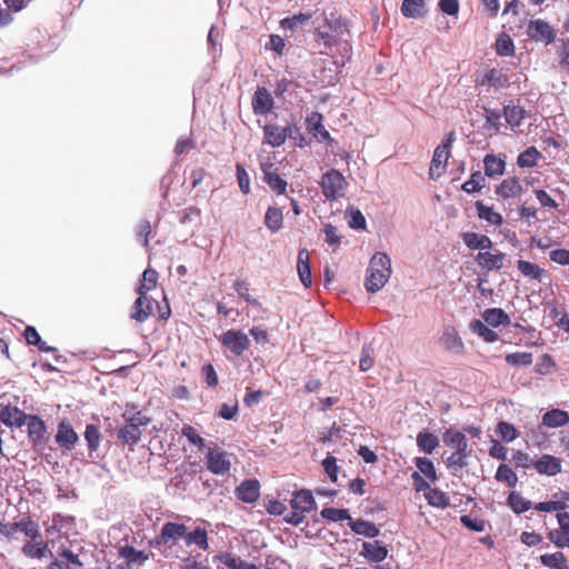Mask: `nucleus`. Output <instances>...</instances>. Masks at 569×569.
Returning a JSON list of instances; mask_svg holds the SVG:
<instances>
[{
  "mask_svg": "<svg viewBox=\"0 0 569 569\" xmlns=\"http://www.w3.org/2000/svg\"><path fill=\"white\" fill-rule=\"evenodd\" d=\"M121 418L124 425L118 430V439L122 445L132 449L141 440V428L147 427L151 422V418L146 416L134 403L126 405Z\"/></svg>",
  "mask_w": 569,
  "mask_h": 569,
  "instance_id": "nucleus-1",
  "label": "nucleus"
},
{
  "mask_svg": "<svg viewBox=\"0 0 569 569\" xmlns=\"http://www.w3.org/2000/svg\"><path fill=\"white\" fill-rule=\"evenodd\" d=\"M391 276L390 258L382 252L373 254L370 259L365 287L368 292L379 291Z\"/></svg>",
  "mask_w": 569,
  "mask_h": 569,
  "instance_id": "nucleus-2",
  "label": "nucleus"
},
{
  "mask_svg": "<svg viewBox=\"0 0 569 569\" xmlns=\"http://www.w3.org/2000/svg\"><path fill=\"white\" fill-rule=\"evenodd\" d=\"M326 200L336 201L345 197L348 182L343 174L337 169H330L322 174L319 182Z\"/></svg>",
  "mask_w": 569,
  "mask_h": 569,
  "instance_id": "nucleus-3",
  "label": "nucleus"
},
{
  "mask_svg": "<svg viewBox=\"0 0 569 569\" xmlns=\"http://www.w3.org/2000/svg\"><path fill=\"white\" fill-rule=\"evenodd\" d=\"M453 132H450L446 141L435 149L429 168V176L431 179H437L445 172L450 157V147L453 141Z\"/></svg>",
  "mask_w": 569,
  "mask_h": 569,
  "instance_id": "nucleus-4",
  "label": "nucleus"
},
{
  "mask_svg": "<svg viewBox=\"0 0 569 569\" xmlns=\"http://www.w3.org/2000/svg\"><path fill=\"white\" fill-rule=\"evenodd\" d=\"M223 347L229 349L233 355L241 356L250 346L248 336L241 330H227L220 339Z\"/></svg>",
  "mask_w": 569,
  "mask_h": 569,
  "instance_id": "nucleus-5",
  "label": "nucleus"
},
{
  "mask_svg": "<svg viewBox=\"0 0 569 569\" xmlns=\"http://www.w3.org/2000/svg\"><path fill=\"white\" fill-rule=\"evenodd\" d=\"M527 34L533 41L543 42L545 44H550L556 39L555 29L542 19L531 20L527 28Z\"/></svg>",
  "mask_w": 569,
  "mask_h": 569,
  "instance_id": "nucleus-6",
  "label": "nucleus"
},
{
  "mask_svg": "<svg viewBox=\"0 0 569 569\" xmlns=\"http://www.w3.org/2000/svg\"><path fill=\"white\" fill-rule=\"evenodd\" d=\"M207 469L214 475H224L229 472L231 462L228 453L222 450L207 448Z\"/></svg>",
  "mask_w": 569,
  "mask_h": 569,
  "instance_id": "nucleus-7",
  "label": "nucleus"
},
{
  "mask_svg": "<svg viewBox=\"0 0 569 569\" xmlns=\"http://www.w3.org/2000/svg\"><path fill=\"white\" fill-rule=\"evenodd\" d=\"M292 127H281L278 124L269 123L263 127V143L273 148L282 146L288 137H292Z\"/></svg>",
  "mask_w": 569,
  "mask_h": 569,
  "instance_id": "nucleus-8",
  "label": "nucleus"
},
{
  "mask_svg": "<svg viewBox=\"0 0 569 569\" xmlns=\"http://www.w3.org/2000/svg\"><path fill=\"white\" fill-rule=\"evenodd\" d=\"M54 439L60 448L70 451L78 443L79 436L71 423L67 419H63L58 423Z\"/></svg>",
  "mask_w": 569,
  "mask_h": 569,
  "instance_id": "nucleus-9",
  "label": "nucleus"
},
{
  "mask_svg": "<svg viewBox=\"0 0 569 569\" xmlns=\"http://www.w3.org/2000/svg\"><path fill=\"white\" fill-rule=\"evenodd\" d=\"M28 416L24 411L20 410L16 406L0 405V421L7 427L21 428L26 425Z\"/></svg>",
  "mask_w": 569,
  "mask_h": 569,
  "instance_id": "nucleus-10",
  "label": "nucleus"
},
{
  "mask_svg": "<svg viewBox=\"0 0 569 569\" xmlns=\"http://www.w3.org/2000/svg\"><path fill=\"white\" fill-rule=\"evenodd\" d=\"M26 425L28 428V438L34 446L46 443L47 426L39 416L29 415Z\"/></svg>",
  "mask_w": 569,
  "mask_h": 569,
  "instance_id": "nucleus-11",
  "label": "nucleus"
},
{
  "mask_svg": "<svg viewBox=\"0 0 569 569\" xmlns=\"http://www.w3.org/2000/svg\"><path fill=\"white\" fill-rule=\"evenodd\" d=\"M236 497L246 503H253L260 497V482L257 479L243 480L234 490Z\"/></svg>",
  "mask_w": 569,
  "mask_h": 569,
  "instance_id": "nucleus-12",
  "label": "nucleus"
},
{
  "mask_svg": "<svg viewBox=\"0 0 569 569\" xmlns=\"http://www.w3.org/2000/svg\"><path fill=\"white\" fill-rule=\"evenodd\" d=\"M187 527L183 523L166 522L159 535V543L171 546L180 538L184 539Z\"/></svg>",
  "mask_w": 569,
  "mask_h": 569,
  "instance_id": "nucleus-13",
  "label": "nucleus"
},
{
  "mask_svg": "<svg viewBox=\"0 0 569 569\" xmlns=\"http://www.w3.org/2000/svg\"><path fill=\"white\" fill-rule=\"evenodd\" d=\"M273 169V163L267 162L261 164L263 172V181L277 194H284L287 191L288 182L282 179Z\"/></svg>",
  "mask_w": 569,
  "mask_h": 569,
  "instance_id": "nucleus-14",
  "label": "nucleus"
},
{
  "mask_svg": "<svg viewBox=\"0 0 569 569\" xmlns=\"http://www.w3.org/2000/svg\"><path fill=\"white\" fill-rule=\"evenodd\" d=\"M252 110L254 114H267L273 108V98L267 88L260 87L253 94L251 101Z\"/></svg>",
  "mask_w": 569,
  "mask_h": 569,
  "instance_id": "nucleus-15",
  "label": "nucleus"
},
{
  "mask_svg": "<svg viewBox=\"0 0 569 569\" xmlns=\"http://www.w3.org/2000/svg\"><path fill=\"white\" fill-rule=\"evenodd\" d=\"M290 507L292 510L307 513L316 509L317 503L310 490L301 489L293 493L290 500Z\"/></svg>",
  "mask_w": 569,
  "mask_h": 569,
  "instance_id": "nucleus-16",
  "label": "nucleus"
},
{
  "mask_svg": "<svg viewBox=\"0 0 569 569\" xmlns=\"http://www.w3.org/2000/svg\"><path fill=\"white\" fill-rule=\"evenodd\" d=\"M505 258V253H502L499 250H497L496 252L479 251L476 260L482 269L487 271H492L500 270L503 267Z\"/></svg>",
  "mask_w": 569,
  "mask_h": 569,
  "instance_id": "nucleus-17",
  "label": "nucleus"
},
{
  "mask_svg": "<svg viewBox=\"0 0 569 569\" xmlns=\"http://www.w3.org/2000/svg\"><path fill=\"white\" fill-rule=\"evenodd\" d=\"M533 468L540 475L556 476L561 472V459L551 455H542L533 462Z\"/></svg>",
  "mask_w": 569,
  "mask_h": 569,
  "instance_id": "nucleus-18",
  "label": "nucleus"
},
{
  "mask_svg": "<svg viewBox=\"0 0 569 569\" xmlns=\"http://www.w3.org/2000/svg\"><path fill=\"white\" fill-rule=\"evenodd\" d=\"M152 312V300L146 295H139L138 299L133 303L130 317L138 322H144Z\"/></svg>",
  "mask_w": 569,
  "mask_h": 569,
  "instance_id": "nucleus-19",
  "label": "nucleus"
},
{
  "mask_svg": "<svg viewBox=\"0 0 569 569\" xmlns=\"http://www.w3.org/2000/svg\"><path fill=\"white\" fill-rule=\"evenodd\" d=\"M360 555L371 562H380L387 558L388 549L378 540L365 541Z\"/></svg>",
  "mask_w": 569,
  "mask_h": 569,
  "instance_id": "nucleus-20",
  "label": "nucleus"
},
{
  "mask_svg": "<svg viewBox=\"0 0 569 569\" xmlns=\"http://www.w3.org/2000/svg\"><path fill=\"white\" fill-rule=\"evenodd\" d=\"M54 566L59 569H81L83 563L78 555L68 548H63L59 552V558L51 563L50 569H53Z\"/></svg>",
  "mask_w": 569,
  "mask_h": 569,
  "instance_id": "nucleus-21",
  "label": "nucleus"
},
{
  "mask_svg": "<svg viewBox=\"0 0 569 569\" xmlns=\"http://www.w3.org/2000/svg\"><path fill=\"white\" fill-rule=\"evenodd\" d=\"M522 191V186L518 178L508 177L501 181L496 188V193L502 199H510L519 196Z\"/></svg>",
  "mask_w": 569,
  "mask_h": 569,
  "instance_id": "nucleus-22",
  "label": "nucleus"
},
{
  "mask_svg": "<svg viewBox=\"0 0 569 569\" xmlns=\"http://www.w3.org/2000/svg\"><path fill=\"white\" fill-rule=\"evenodd\" d=\"M461 238L465 244L471 250H485L491 249L493 243L492 240L486 234H479L476 232H463Z\"/></svg>",
  "mask_w": 569,
  "mask_h": 569,
  "instance_id": "nucleus-23",
  "label": "nucleus"
},
{
  "mask_svg": "<svg viewBox=\"0 0 569 569\" xmlns=\"http://www.w3.org/2000/svg\"><path fill=\"white\" fill-rule=\"evenodd\" d=\"M322 114L319 112H312L306 119L307 129L312 132L316 137L319 136L322 140L331 142L332 138L328 130L322 124Z\"/></svg>",
  "mask_w": 569,
  "mask_h": 569,
  "instance_id": "nucleus-24",
  "label": "nucleus"
},
{
  "mask_svg": "<svg viewBox=\"0 0 569 569\" xmlns=\"http://www.w3.org/2000/svg\"><path fill=\"white\" fill-rule=\"evenodd\" d=\"M297 270L302 284L306 288L311 287L312 277L309 264V252L307 249H301L298 252Z\"/></svg>",
  "mask_w": 569,
  "mask_h": 569,
  "instance_id": "nucleus-25",
  "label": "nucleus"
},
{
  "mask_svg": "<svg viewBox=\"0 0 569 569\" xmlns=\"http://www.w3.org/2000/svg\"><path fill=\"white\" fill-rule=\"evenodd\" d=\"M442 440L455 451H468V439L460 431L448 429L443 432Z\"/></svg>",
  "mask_w": 569,
  "mask_h": 569,
  "instance_id": "nucleus-26",
  "label": "nucleus"
},
{
  "mask_svg": "<svg viewBox=\"0 0 569 569\" xmlns=\"http://www.w3.org/2000/svg\"><path fill=\"white\" fill-rule=\"evenodd\" d=\"M485 174L489 178L501 176L505 172L506 161L493 154H487L483 158Z\"/></svg>",
  "mask_w": 569,
  "mask_h": 569,
  "instance_id": "nucleus-27",
  "label": "nucleus"
},
{
  "mask_svg": "<svg viewBox=\"0 0 569 569\" xmlns=\"http://www.w3.org/2000/svg\"><path fill=\"white\" fill-rule=\"evenodd\" d=\"M475 206L477 208L479 219L496 227H500L503 223L502 216L495 211L492 207L486 206L481 200L476 201Z\"/></svg>",
  "mask_w": 569,
  "mask_h": 569,
  "instance_id": "nucleus-28",
  "label": "nucleus"
},
{
  "mask_svg": "<svg viewBox=\"0 0 569 569\" xmlns=\"http://www.w3.org/2000/svg\"><path fill=\"white\" fill-rule=\"evenodd\" d=\"M569 422V415L567 411L560 409H552L542 416V423L548 428H558L566 426Z\"/></svg>",
  "mask_w": 569,
  "mask_h": 569,
  "instance_id": "nucleus-29",
  "label": "nucleus"
},
{
  "mask_svg": "<svg viewBox=\"0 0 569 569\" xmlns=\"http://www.w3.org/2000/svg\"><path fill=\"white\" fill-rule=\"evenodd\" d=\"M517 267L522 276L539 282H541L542 278L547 276V271L545 269L527 260H518Z\"/></svg>",
  "mask_w": 569,
  "mask_h": 569,
  "instance_id": "nucleus-30",
  "label": "nucleus"
},
{
  "mask_svg": "<svg viewBox=\"0 0 569 569\" xmlns=\"http://www.w3.org/2000/svg\"><path fill=\"white\" fill-rule=\"evenodd\" d=\"M348 525L356 535L365 536L368 538H375L380 532L375 523L363 519L353 520L351 518Z\"/></svg>",
  "mask_w": 569,
  "mask_h": 569,
  "instance_id": "nucleus-31",
  "label": "nucleus"
},
{
  "mask_svg": "<svg viewBox=\"0 0 569 569\" xmlns=\"http://www.w3.org/2000/svg\"><path fill=\"white\" fill-rule=\"evenodd\" d=\"M217 559L228 569H259L254 563L247 562L233 553L222 552Z\"/></svg>",
  "mask_w": 569,
  "mask_h": 569,
  "instance_id": "nucleus-32",
  "label": "nucleus"
},
{
  "mask_svg": "<svg viewBox=\"0 0 569 569\" xmlns=\"http://www.w3.org/2000/svg\"><path fill=\"white\" fill-rule=\"evenodd\" d=\"M263 222L271 232H278L283 226L282 210L277 207H269L266 211Z\"/></svg>",
  "mask_w": 569,
  "mask_h": 569,
  "instance_id": "nucleus-33",
  "label": "nucleus"
},
{
  "mask_svg": "<svg viewBox=\"0 0 569 569\" xmlns=\"http://www.w3.org/2000/svg\"><path fill=\"white\" fill-rule=\"evenodd\" d=\"M441 343L448 350H462L463 342L455 327H447L440 338Z\"/></svg>",
  "mask_w": 569,
  "mask_h": 569,
  "instance_id": "nucleus-34",
  "label": "nucleus"
},
{
  "mask_svg": "<svg viewBox=\"0 0 569 569\" xmlns=\"http://www.w3.org/2000/svg\"><path fill=\"white\" fill-rule=\"evenodd\" d=\"M184 541L187 546L197 545L204 551L209 549L208 532L206 528L197 527L191 532L186 531Z\"/></svg>",
  "mask_w": 569,
  "mask_h": 569,
  "instance_id": "nucleus-35",
  "label": "nucleus"
},
{
  "mask_svg": "<svg viewBox=\"0 0 569 569\" xmlns=\"http://www.w3.org/2000/svg\"><path fill=\"white\" fill-rule=\"evenodd\" d=\"M425 0H403L400 10L407 18H417L425 16Z\"/></svg>",
  "mask_w": 569,
  "mask_h": 569,
  "instance_id": "nucleus-36",
  "label": "nucleus"
},
{
  "mask_svg": "<svg viewBox=\"0 0 569 569\" xmlns=\"http://www.w3.org/2000/svg\"><path fill=\"white\" fill-rule=\"evenodd\" d=\"M540 562L551 569H568L567 558L561 551L540 556Z\"/></svg>",
  "mask_w": 569,
  "mask_h": 569,
  "instance_id": "nucleus-37",
  "label": "nucleus"
},
{
  "mask_svg": "<svg viewBox=\"0 0 569 569\" xmlns=\"http://www.w3.org/2000/svg\"><path fill=\"white\" fill-rule=\"evenodd\" d=\"M482 318L492 327L508 325L510 322L509 316L500 308H489L485 310Z\"/></svg>",
  "mask_w": 569,
  "mask_h": 569,
  "instance_id": "nucleus-38",
  "label": "nucleus"
},
{
  "mask_svg": "<svg viewBox=\"0 0 569 569\" xmlns=\"http://www.w3.org/2000/svg\"><path fill=\"white\" fill-rule=\"evenodd\" d=\"M425 498L432 507L446 509L450 506L449 497L438 488H431L425 493Z\"/></svg>",
  "mask_w": 569,
  "mask_h": 569,
  "instance_id": "nucleus-39",
  "label": "nucleus"
},
{
  "mask_svg": "<svg viewBox=\"0 0 569 569\" xmlns=\"http://www.w3.org/2000/svg\"><path fill=\"white\" fill-rule=\"evenodd\" d=\"M158 283V272L151 268H148L142 273V279L137 289L138 295H146L154 289Z\"/></svg>",
  "mask_w": 569,
  "mask_h": 569,
  "instance_id": "nucleus-40",
  "label": "nucleus"
},
{
  "mask_svg": "<svg viewBox=\"0 0 569 569\" xmlns=\"http://www.w3.org/2000/svg\"><path fill=\"white\" fill-rule=\"evenodd\" d=\"M325 27H327L330 31L335 33L337 37H341L345 32H349L348 23L341 17H337L331 13L330 17H327L323 13Z\"/></svg>",
  "mask_w": 569,
  "mask_h": 569,
  "instance_id": "nucleus-41",
  "label": "nucleus"
},
{
  "mask_svg": "<svg viewBox=\"0 0 569 569\" xmlns=\"http://www.w3.org/2000/svg\"><path fill=\"white\" fill-rule=\"evenodd\" d=\"M507 501L508 506L517 515L528 511L532 506L530 500L525 499L522 495L517 491H511Z\"/></svg>",
  "mask_w": 569,
  "mask_h": 569,
  "instance_id": "nucleus-42",
  "label": "nucleus"
},
{
  "mask_svg": "<svg viewBox=\"0 0 569 569\" xmlns=\"http://www.w3.org/2000/svg\"><path fill=\"white\" fill-rule=\"evenodd\" d=\"M470 329L473 333L481 337L486 342H495L498 340V333L488 328L481 320L473 319L470 322Z\"/></svg>",
  "mask_w": 569,
  "mask_h": 569,
  "instance_id": "nucleus-43",
  "label": "nucleus"
},
{
  "mask_svg": "<svg viewBox=\"0 0 569 569\" xmlns=\"http://www.w3.org/2000/svg\"><path fill=\"white\" fill-rule=\"evenodd\" d=\"M505 118L507 123L511 128L519 127L521 121L526 117V111L520 106H506L503 109Z\"/></svg>",
  "mask_w": 569,
  "mask_h": 569,
  "instance_id": "nucleus-44",
  "label": "nucleus"
},
{
  "mask_svg": "<svg viewBox=\"0 0 569 569\" xmlns=\"http://www.w3.org/2000/svg\"><path fill=\"white\" fill-rule=\"evenodd\" d=\"M417 445L420 450L430 455L439 446V439L430 432L421 431L417 436Z\"/></svg>",
  "mask_w": 569,
  "mask_h": 569,
  "instance_id": "nucleus-45",
  "label": "nucleus"
},
{
  "mask_svg": "<svg viewBox=\"0 0 569 569\" xmlns=\"http://www.w3.org/2000/svg\"><path fill=\"white\" fill-rule=\"evenodd\" d=\"M485 186V176L481 173V171L478 170L472 172L470 178L462 183L461 189L467 193H473L481 191Z\"/></svg>",
  "mask_w": 569,
  "mask_h": 569,
  "instance_id": "nucleus-46",
  "label": "nucleus"
},
{
  "mask_svg": "<svg viewBox=\"0 0 569 569\" xmlns=\"http://www.w3.org/2000/svg\"><path fill=\"white\" fill-rule=\"evenodd\" d=\"M506 81L507 80H506L505 76L502 74L501 70L491 68L485 72V74L480 81V84L481 86H491L495 88H501L506 84Z\"/></svg>",
  "mask_w": 569,
  "mask_h": 569,
  "instance_id": "nucleus-47",
  "label": "nucleus"
},
{
  "mask_svg": "<svg viewBox=\"0 0 569 569\" xmlns=\"http://www.w3.org/2000/svg\"><path fill=\"white\" fill-rule=\"evenodd\" d=\"M18 531H22L27 537L32 540L40 537L39 525L32 520L30 517H23L19 521H17Z\"/></svg>",
  "mask_w": 569,
  "mask_h": 569,
  "instance_id": "nucleus-48",
  "label": "nucleus"
},
{
  "mask_svg": "<svg viewBox=\"0 0 569 569\" xmlns=\"http://www.w3.org/2000/svg\"><path fill=\"white\" fill-rule=\"evenodd\" d=\"M540 157V152L535 147H529L518 156L517 164L521 168H530L537 164Z\"/></svg>",
  "mask_w": 569,
  "mask_h": 569,
  "instance_id": "nucleus-49",
  "label": "nucleus"
},
{
  "mask_svg": "<svg viewBox=\"0 0 569 569\" xmlns=\"http://www.w3.org/2000/svg\"><path fill=\"white\" fill-rule=\"evenodd\" d=\"M84 439L87 441L90 452L97 451L100 447L101 432L96 425H87L84 431Z\"/></svg>",
  "mask_w": 569,
  "mask_h": 569,
  "instance_id": "nucleus-50",
  "label": "nucleus"
},
{
  "mask_svg": "<svg viewBox=\"0 0 569 569\" xmlns=\"http://www.w3.org/2000/svg\"><path fill=\"white\" fill-rule=\"evenodd\" d=\"M48 549V543L40 541L33 543L31 541H27L22 547V552L24 556L34 559H41L46 556V551Z\"/></svg>",
  "mask_w": 569,
  "mask_h": 569,
  "instance_id": "nucleus-51",
  "label": "nucleus"
},
{
  "mask_svg": "<svg viewBox=\"0 0 569 569\" xmlns=\"http://www.w3.org/2000/svg\"><path fill=\"white\" fill-rule=\"evenodd\" d=\"M416 467L418 468V472L420 475L422 473L427 479H429L431 482H435L437 480V472L436 468L433 466V462L428 458H421L418 457L415 460Z\"/></svg>",
  "mask_w": 569,
  "mask_h": 569,
  "instance_id": "nucleus-52",
  "label": "nucleus"
},
{
  "mask_svg": "<svg viewBox=\"0 0 569 569\" xmlns=\"http://www.w3.org/2000/svg\"><path fill=\"white\" fill-rule=\"evenodd\" d=\"M233 288L237 291L238 296L242 298L248 303L252 305L253 307L261 308L262 305L259 300L252 298L250 296V288L249 283L244 280H234Z\"/></svg>",
  "mask_w": 569,
  "mask_h": 569,
  "instance_id": "nucleus-53",
  "label": "nucleus"
},
{
  "mask_svg": "<svg viewBox=\"0 0 569 569\" xmlns=\"http://www.w3.org/2000/svg\"><path fill=\"white\" fill-rule=\"evenodd\" d=\"M506 362L513 367H529L532 365L531 352H512L508 353L505 358Z\"/></svg>",
  "mask_w": 569,
  "mask_h": 569,
  "instance_id": "nucleus-54",
  "label": "nucleus"
},
{
  "mask_svg": "<svg viewBox=\"0 0 569 569\" xmlns=\"http://www.w3.org/2000/svg\"><path fill=\"white\" fill-rule=\"evenodd\" d=\"M496 432L505 442H511L519 437L517 428L507 421H499Z\"/></svg>",
  "mask_w": 569,
  "mask_h": 569,
  "instance_id": "nucleus-55",
  "label": "nucleus"
},
{
  "mask_svg": "<svg viewBox=\"0 0 569 569\" xmlns=\"http://www.w3.org/2000/svg\"><path fill=\"white\" fill-rule=\"evenodd\" d=\"M496 479L506 482L508 487L513 488L518 482L516 472L508 465H500L496 472Z\"/></svg>",
  "mask_w": 569,
  "mask_h": 569,
  "instance_id": "nucleus-56",
  "label": "nucleus"
},
{
  "mask_svg": "<svg viewBox=\"0 0 569 569\" xmlns=\"http://www.w3.org/2000/svg\"><path fill=\"white\" fill-rule=\"evenodd\" d=\"M321 517L323 519H327L328 521H342L348 520L350 522L351 517L348 509H337V508H323L320 512Z\"/></svg>",
  "mask_w": 569,
  "mask_h": 569,
  "instance_id": "nucleus-57",
  "label": "nucleus"
},
{
  "mask_svg": "<svg viewBox=\"0 0 569 569\" xmlns=\"http://www.w3.org/2000/svg\"><path fill=\"white\" fill-rule=\"evenodd\" d=\"M496 52L499 56H512L515 46L512 39L508 34H501L496 41Z\"/></svg>",
  "mask_w": 569,
  "mask_h": 569,
  "instance_id": "nucleus-58",
  "label": "nucleus"
},
{
  "mask_svg": "<svg viewBox=\"0 0 569 569\" xmlns=\"http://www.w3.org/2000/svg\"><path fill=\"white\" fill-rule=\"evenodd\" d=\"M181 435L188 439V441L196 446L199 450L206 448L204 439L197 432V430L190 426L184 425L181 429Z\"/></svg>",
  "mask_w": 569,
  "mask_h": 569,
  "instance_id": "nucleus-59",
  "label": "nucleus"
},
{
  "mask_svg": "<svg viewBox=\"0 0 569 569\" xmlns=\"http://www.w3.org/2000/svg\"><path fill=\"white\" fill-rule=\"evenodd\" d=\"M152 233V227L149 220H141L136 228L137 239L141 244L149 249V238Z\"/></svg>",
  "mask_w": 569,
  "mask_h": 569,
  "instance_id": "nucleus-60",
  "label": "nucleus"
},
{
  "mask_svg": "<svg viewBox=\"0 0 569 569\" xmlns=\"http://www.w3.org/2000/svg\"><path fill=\"white\" fill-rule=\"evenodd\" d=\"M468 451H455L446 460L448 468L460 470L467 466Z\"/></svg>",
  "mask_w": 569,
  "mask_h": 569,
  "instance_id": "nucleus-61",
  "label": "nucleus"
},
{
  "mask_svg": "<svg viewBox=\"0 0 569 569\" xmlns=\"http://www.w3.org/2000/svg\"><path fill=\"white\" fill-rule=\"evenodd\" d=\"M547 537L558 548L569 547V531L552 529L547 533Z\"/></svg>",
  "mask_w": 569,
  "mask_h": 569,
  "instance_id": "nucleus-62",
  "label": "nucleus"
},
{
  "mask_svg": "<svg viewBox=\"0 0 569 569\" xmlns=\"http://www.w3.org/2000/svg\"><path fill=\"white\" fill-rule=\"evenodd\" d=\"M311 18H312L311 13H302V12H300L298 14H295V16L290 17V18L283 19L281 21V26L284 29L293 30L299 24H302V23L309 21Z\"/></svg>",
  "mask_w": 569,
  "mask_h": 569,
  "instance_id": "nucleus-63",
  "label": "nucleus"
},
{
  "mask_svg": "<svg viewBox=\"0 0 569 569\" xmlns=\"http://www.w3.org/2000/svg\"><path fill=\"white\" fill-rule=\"evenodd\" d=\"M346 212L349 214L348 224L351 229H366V218L359 209H350Z\"/></svg>",
  "mask_w": 569,
  "mask_h": 569,
  "instance_id": "nucleus-64",
  "label": "nucleus"
}]
</instances>
